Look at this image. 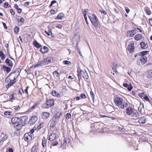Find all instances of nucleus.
Instances as JSON below:
<instances>
[{
    "label": "nucleus",
    "instance_id": "obj_34",
    "mask_svg": "<svg viewBox=\"0 0 152 152\" xmlns=\"http://www.w3.org/2000/svg\"><path fill=\"white\" fill-rule=\"evenodd\" d=\"M38 63L40 64V66H43L46 65V62H45V61L44 60H42L40 61H39Z\"/></svg>",
    "mask_w": 152,
    "mask_h": 152
},
{
    "label": "nucleus",
    "instance_id": "obj_50",
    "mask_svg": "<svg viewBox=\"0 0 152 152\" xmlns=\"http://www.w3.org/2000/svg\"><path fill=\"white\" fill-rule=\"evenodd\" d=\"M12 113V112L6 111H5L4 113V115H10L12 114H11Z\"/></svg>",
    "mask_w": 152,
    "mask_h": 152
},
{
    "label": "nucleus",
    "instance_id": "obj_10",
    "mask_svg": "<svg viewBox=\"0 0 152 152\" xmlns=\"http://www.w3.org/2000/svg\"><path fill=\"white\" fill-rule=\"evenodd\" d=\"M136 30H129L127 32V36L129 37H132L136 34Z\"/></svg>",
    "mask_w": 152,
    "mask_h": 152
},
{
    "label": "nucleus",
    "instance_id": "obj_49",
    "mask_svg": "<svg viewBox=\"0 0 152 152\" xmlns=\"http://www.w3.org/2000/svg\"><path fill=\"white\" fill-rule=\"evenodd\" d=\"M127 48H135L134 46V43L131 42L129 44Z\"/></svg>",
    "mask_w": 152,
    "mask_h": 152
},
{
    "label": "nucleus",
    "instance_id": "obj_44",
    "mask_svg": "<svg viewBox=\"0 0 152 152\" xmlns=\"http://www.w3.org/2000/svg\"><path fill=\"white\" fill-rule=\"evenodd\" d=\"M145 12L148 15H150L151 14V12L148 8H147L145 10Z\"/></svg>",
    "mask_w": 152,
    "mask_h": 152
},
{
    "label": "nucleus",
    "instance_id": "obj_31",
    "mask_svg": "<svg viewBox=\"0 0 152 152\" xmlns=\"http://www.w3.org/2000/svg\"><path fill=\"white\" fill-rule=\"evenodd\" d=\"M18 17H20L19 16H18ZM20 17V20L18 21V23L19 25L21 26L24 22V19L22 17Z\"/></svg>",
    "mask_w": 152,
    "mask_h": 152
},
{
    "label": "nucleus",
    "instance_id": "obj_32",
    "mask_svg": "<svg viewBox=\"0 0 152 152\" xmlns=\"http://www.w3.org/2000/svg\"><path fill=\"white\" fill-rule=\"evenodd\" d=\"M148 78H152V69H149L148 70Z\"/></svg>",
    "mask_w": 152,
    "mask_h": 152
},
{
    "label": "nucleus",
    "instance_id": "obj_46",
    "mask_svg": "<svg viewBox=\"0 0 152 152\" xmlns=\"http://www.w3.org/2000/svg\"><path fill=\"white\" fill-rule=\"evenodd\" d=\"M66 91L67 89L66 88V86L63 87L61 91L64 94H65Z\"/></svg>",
    "mask_w": 152,
    "mask_h": 152
},
{
    "label": "nucleus",
    "instance_id": "obj_59",
    "mask_svg": "<svg viewBox=\"0 0 152 152\" xmlns=\"http://www.w3.org/2000/svg\"><path fill=\"white\" fill-rule=\"evenodd\" d=\"M10 12L11 13V15H15V12L13 9H10Z\"/></svg>",
    "mask_w": 152,
    "mask_h": 152
},
{
    "label": "nucleus",
    "instance_id": "obj_2",
    "mask_svg": "<svg viewBox=\"0 0 152 152\" xmlns=\"http://www.w3.org/2000/svg\"><path fill=\"white\" fill-rule=\"evenodd\" d=\"M88 16L92 23L93 24L95 28H97L100 26L98 18L96 15L90 13H88Z\"/></svg>",
    "mask_w": 152,
    "mask_h": 152
},
{
    "label": "nucleus",
    "instance_id": "obj_39",
    "mask_svg": "<svg viewBox=\"0 0 152 152\" xmlns=\"http://www.w3.org/2000/svg\"><path fill=\"white\" fill-rule=\"evenodd\" d=\"M126 50L129 51L130 53H132L134 52V48H127Z\"/></svg>",
    "mask_w": 152,
    "mask_h": 152
},
{
    "label": "nucleus",
    "instance_id": "obj_28",
    "mask_svg": "<svg viewBox=\"0 0 152 152\" xmlns=\"http://www.w3.org/2000/svg\"><path fill=\"white\" fill-rule=\"evenodd\" d=\"M119 67L118 65L115 63H113L112 66V69L115 73L117 72V68Z\"/></svg>",
    "mask_w": 152,
    "mask_h": 152
},
{
    "label": "nucleus",
    "instance_id": "obj_36",
    "mask_svg": "<svg viewBox=\"0 0 152 152\" xmlns=\"http://www.w3.org/2000/svg\"><path fill=\"white\" fill-rule=\"evenodd\" d=\"M15 93H14L10 95V101L12 102V100H14L15 98Z\"/></svg>",
    "mask_w": 152,
    "mask_h": 152
},
{
    "label": "nucleus",
    "instance_id": "obj_4",
    "mask_svg": "<svg viewBox=\"0 0 152 152\" xmlns=\"http://www.w3.org/2000/svg\"><path fill=\"white\" fill-rule=\"evenodd\" d=\"M77 76L79 81L81 79V77L86 79H87L88 78V76L86 70H82L79 68L77 69Z\"/></svg>",
    "mask_w": 152,
    "mask_h": 152
},
{
    "label": "nucleus",
    "instance_id": "obj_41",
    "mask_svg": "<svg viewBox=\"0 0 152 152\" xmlns=\"http://www.w3.org/2000/svg\"><path fill=\"white\" fill-rule=\"evenodd\" d=\"M20 28L18 26L15 27L14 29V31L15 34H18Z\"/></svg>",
    "mask_w": 152,
    "mask_h": 152
},
{
    "label": "nucleus",
    "instance_id": "obj_6",
    "mask_svg": "<svg viewBox=\"0 0 152 152\" xmlns=\"http://www.w3.org/2000/svg\"><path fill=\"white\" fill-rule=\"evenodd\" d=\"M73 39L75 40L73 43V46L74 48H77L78 43L80 40V36L75 34L73 37Z\"/></svg>",
    "mask_w": 152,
    "mask_h": 152
},
{
    "label": "nucleus",
    "instance_id": "obj_40",
    "mask_svg": "<svg viewBox=\"0 0 152 152\" xmlns=\"http://www.w3.org/2000/svg\"><path fill=\"white\" fill-rule=\"evenodd\" d=\"M5 136L2 137V138L1 140V142H4L6 140H7L8 138V136L6 134H5Z\"/></svg>",
    "mask_w": 152,
    "mask_h": 152
},
{
    "label": "nucleus",
    "instance_id": "obj_42",
    "mask_svg": "<svg viewBox=\"0 0 152 152\" xmlns=\"http://www.w3.org/2000/svg\"><path fill=\"white\" fill-rule=\"evenodd\" d=\"M133 30H136V34L138 32H142V30L139 28L134 27Z\"/></svg>",
    "mask_w": 152,
    "mask_h": 152
},
{
    "label": "nucleus",
    "instance_id": "obj_7",
    "mask_svg": "<svg viewBox=\"0 0 152 152\" xmlns=\"http://www.w3.org/2000/svg\"><path fill=\"white\" fill-rule=\"evenodd\" d=\"M11 122L14 124H18L22 123V120L21 119L20 120V118L17 117H15L11 119Z\"/></svg>",
    "mask_w": 152,
    "mask_h": 152
},
{
    "label": "nucleus",
    "instance_id": "obj_17",
    "mask_svg": "<svg viewBox=\"0 0 152 152\" xmlns=\"http://www.w3.org/2000/svg\"><path fill=\"white\" fill-rule=\"evenodd\" d=\"M123 86L124 87L127 88L129 91H131L133 88V87L131 84L129 85L127 83H124L123 84Z\"/></svg>",
    "mask_w": 152,
    "mask_h": 152
},
{
    "label": "nucleus",
    "instance_id": "obj_61",
    "mask_svg": "<svg viewBox=\"0 0 152 152\" xmlns=\"http://www.w3.org/2000/svg\"><path fill=\"white\" fill-rule=\"evenodd\" d=\"M125 10L126 12L127 13H128L130 11V10H129V8L127 7H125Z\"/></svg>",
    "mask_w": 152,
    "mask_h": 152
},
{
    "label": "nucleus",
    "instance_id": "obj_20",
    "mask_svg": "<svg viewBox=\"0 0 152 152\" xmlns=\"http://www.w3.org/2000/svg\"><path fill=\"white\" fill-rule=\"evenodd\" d=\"M50 116V113L46 112H43L42 113V118L44 119H46L48 118Z\"/></svg>",
    "mask_w": 152,
    "mask_h": 152
},
{
    "label": "nucleus",
    "instance_id": "obj_27",
    "mask_svg": "<svg viewBox=\"0 0 152 152\" xmlns=\"http://www.w3.org/2000/svg\"><path fill=\"white\" fill-rule=\"evenodd\" d=\"M64 14L63 13L61 12L58 14V15L55 18L56 20H62V18L64 16Z\"/></svg>",
    "mask_w": 152,
    "mask_h": 152
},
{
    "label": "nucleus",
    "instance_id": "obj_53",
    "mask_svg": "<svg viewBox=\"0 0 152 152\" xmlns=\"http://www.w3.org/2000/svg\"><path fill=\"white\" fill-rule=\"evenodd\" d=\"M80 96L82 99H84L86 98V96L85 94L83 93H82L80 95Z\"/></svg>",
    "mask_w": 152,
    "mask_h": 152
},
{
    "label": "nucleus",
    "instance_id": "obj_22",
    "mask_svg": "<svg viewBox=\"0 0 152 152\" xmlns=\"http://www.w3.org/2000/svg\"><path fill=\"white\" fill-rule=\"evenodd\" d=\"M33 44L36 48H41L42 47L41 45L36 40H35L33 42Z\"/></svg>",
    "mask_w": 152,
    "mask_h": 152
},
{
    "label": "nucleus",
    "instance_id": "obj_51",
    "mask_svg": "<svg viewBox=\"0 0 152 152\" xmlns=\"http://www.w3.org/2000/svg\"><path fill=\"white\" fill-rule=\"evenodd\" d=\"M63 63L65 65H69L71 64V62L70 61L66 60L64 61Z\"/></svg>",
    "mask_w": 152,
    "mask_h": 152
},
{
    "label": "nucleus",
    "instance_id": "obj_24",
    "mask_svg": "<svg viewBox=\"0 0 152 152\" xmlns=\"http://www.w3.org/2000/svg\"><path fill=\"white\" fill-rule=\"evenodd\" d=\"M2 69L6 71L7 73H9L11 70V68L8 66H7L4 65H3L2 67Z\"/></svg>",
    "mask_w": 152,
    "mask_h": 152
},
{
    "label": "nucleus",
    "instance_id": "obj_1",
    "mask_svg": "<svg viewBox=\"0 0 152 152\" xmlns=\"http://www.w3.org/2000/svg\"><path fill=\"white\" fill-rule=\"evenodd\" d=\"M114 100L116 105L119 109H124L128 106V103L124 102L123 99L121 97L115 96L114 97Z\"/></svg>",
    "mask_w": 152,
    "mask_h": 152
},
{
    "label": "nucleus",
    "instance_id": "obj_29",
    "mask_svg": "<svg viewBox=\"0 0 152 152\" xmlns=\"http://www.w3.org/2000/svg\"><path fill=\"white\" fill-rule=\"evenodd\" d=\"M42 145L43 148L46 146V140L45 137H44L42 142Z\"/></svg>",
    "mask_w": 152,
    "mask_h": 152
},
{
    "label": "nucleus",
    "instance_id": "obj_48",
    "mask_svg": "<svg viewBox=\"0 0 152 152\" xmlns=\"http://www.w3.org/2000/svg\"><path fill=\"white\" fill-rule=\"evenodd\" d=\"M71 117V115L69 113H67L66 115V118L67 119H69Z\"/></svg>",
    "mask_w": 152,
    "mask_h": 152
},
{
    "label": "nucleus",
    "instance_id": "obj_58",
    "mask_svg": "<svg viewBox=\"0 0 152 152\" xmlns=\"http://www.w3.org/2000/svg\"><path fill=\"white\" fill-rule=\"evenodd\" d=\"M67 140H68V139L65 138L64 139L63 145H64L66 146L67 143Z\"/></svg>",
    "mask_w": 152,
    "mask_h": 152
},
{
    "label": "nucleus",
    "instance_id": "obj_56",
    "mask_svg": "<svg viewBox=\"0 0 152 152\" xmlns=\"http://www.w3.org/2000/svg\"><path fill=\"white\" fill-rule=\"evenodd\" d=\"M43 124V123L42 124H40L38 126H37V128L38 129V130H39L42 126V124Z\"/></svg>",
    "mask_w": 152,
    "mask_h": 152
},
{
    "label": "nucleus",
    "instance_id": "obj_43",
    "mask_svg": "<svg viewBox=\"0 0 152 152\" xmlns=\"http://www.w3.org/2000/svg\"><path fill=\"white\" fill-rule=\"evenodd\" d=\"M147 43H145V42H142L140 43L141 48H144L145 47Z\"/></svg>",
    "mask_w": 152,
    "mask_h": 152
},
{
    "label": "nucleus",
    "instance_id": "obj_21",
    "mask_svg": "<svg viewBox=\"0 0 152 152\" xmlns=\"http://www.w3.org/2000/svg\"><path fill=\"white\" fill-rule=\"evenodd\" d=\"M56 134L55 133L51 134L50 135L48 140L50 141H53L54 140L56 137Z\"/></svg>",
    "mask_w": 152,
    "mask_h": 152
},
{
    "label": "nucleus",
    "instance_id": "obj_8",
    "mask_svg": "<svg viewBox=\"0 0 152 152\" xmlns=\"http://www.w3.org/2000/svg\"><path fill=\"white\" fill-rule=\"evenodd\" d=\"M38 117L36 116H32L29 120L28 123L30 125L34 124L37 121Z\"/></svg>",
    "mask_w": 152,
    "mask_h": 152
},
{
    "label": "nucleus",
    "instance_id": "obj_15",
    "mask_svg": "<svg viewBox=\"0 0 152 152\" xmlns=\"http://www.w3.org/2000/svg\"><path fill=\"white\" fill-rule=\"evenodd\" d=\"M24 138L25 140H26L30 141L32 139V135H30L29 133H27L24 134Z\"/></svg>",
    "mask_w": 152,
    "mask_h": 152
},
{
    "label": "nucleus",
    "instance_id": "obj_45",
    "mask_svg": "<svg viewBox=\"0 0 152 152\" xmlns=\"http://www.w3.org/2000/svg\"><path fill=\"white\" fill-rule=\"evenodd\" d=\"M99 122H94V123H91V128H96V127H95V124H99Z\"/></svg>",
    "mask_w": 152,
    "mask_h": 152
},
{
    "label": "nucleus",
    "instance_id": "obj_55",
    "mask_svg": "<svg viewBox=\"0 0 152 152\" xmlns=\"http://www.w3.org/2000/svg\"><path fill=\"white\" fill-rule=\"evenodd\" d=\"M99 116L101 118H110L108 116H106V115H102V114H100Z\"/></svg>",
    "mask_w": 152,
    "mask_h": 152
},
{
    "label": "nucleus",
    "instance_id": "obj_37",
    "mask_svg": "<svg viewBox=\"0 0 152 152\" xmlns=\"http://www.w3.org/2000/svg\"><path fill=\"white\" fill-rule=\"evenodd\" d=\"M53 75L55 78H57L58 77L59 73L56 70L53 73Z\"/></svg>",
    "mask_w": 152,
    "mask_h": 152
},
{
    "label": "nucleus",
    "instance_id": "obj_19",
    "mask_svg": "<svg viewBox=\"0 0 152 152\" xmlns=\"http://www.w3.org/2000/svg\"><path fill=\"white\" fill-rule=\"evenodd\" d=\"M25 125L23 124L22 123L18 124H16L14 126L16 129L17 131L19 130L23 126Z\"/></svg>",
    "mask_w": 152,
    "mask_h": 152
},
{
    "label": "nucleus",
    "instance_id": "obj_35",
    "mask_svg": "<svg viewBox=\"0 0 152 152\" xmlns=\"http://www.w3.org/2000/svg\"><path fill=\"white\" fill-rule=\"evenodd\" d=\"M139 123L141 124H143L145 123V119L144 118H140L139 120Z\"/></svg>",
    "mask_w": 152,
    "mask_h": 152
},
{
    "label": "nucleus",
    "instance_id": "obj_52",
    "mask_svg": "<svg viewBox=\"0 0 152 152\" xmlns=\"http://www.w3.org/2000/svg\"><path fill=\"white\" fill-rule=\"evenodd\" d=\"M56 121L55 120L54 122L53 123H51V124H50V127H52V128H53L56 125V123H55Z\"/></svg>",
    "mask_w": 152,
    "mask_h": 152
},
{
    "label": "nucleus",
    "instance_id": "obj_16",
    "mask_svg": "<svg viewBox=\"0 0 152 152\" xmlns=\"http://www.w3.org/2000/svg\"><path fill=\"white\" fill-rule=\"evenodd\" d=\"M53 58L52 57H48L44 59V60L46 62V65L48 64L49 63H51L52 61H53Z\"/></svg>",
    "mask_w": 152,
    "mask_h": 152
},
{
    "label": "nucleus",
    "instance_id": "obj_47",
    "mask_svg": "<svg viewBox=\"0 0 152 152\" xmlns=\"http://www.w3.org/2000/svg\"><path fill=\"white\" fill-rule=\"evenodd\" d=\"M91 97L92 98L93 102H94V95L93 92L91 91L90 92Z\"/></svg>",
    "mask_w": 152,
    "mask_h": 152
},
{
    "label": "nucleus",
    "instance_id": "obj_14",
    "mask_svg": "<svg viewBox=\"0 0 152 152\" xmlns=\"http://www.w3.org/2000/svg\"><path fill=\"white\" fill-rule=\"evenodd\" d=\"M134 39L135 40L137 41H139L141 40H143V37L141 34H138L134 36Z\"/></svg>",
    "mask_w": 152,
    "mask_h": 152
},
{
    "label": "nucleus",
    "instance_id": "obj_57",
    "mask_svg": "<svg viewBox=\"0 0 152 152\" xmlns=\"http://www.w3.org/2000/svg\"><path fill=\"white\" fill-rule=\"evenodd\" d=\"M31 152H37V151H36V147L35 146H33L32 147Z\"/></svg>",
    "mask_w": 152,
    "mask_h": 152
},
{
    "label": "nucleus",
    "instance_id": "obj_23",
    "mask_svg": "<svg viewBox=\"0 0 152 152\" xmlns=\"http://www.w3.org/2000/svg\"><path fill=\"white\" fill-rule=\"evenodd\" d=\"M106 110L108 112H112L113 111V107L110 105H107L105 107Z\"/></svg>",
    "mask_w": 152,
    "mask_h": 152
},
{
    "label": "nucleus",
    "instance_id": "obj_62",
    "mask_svg": "<svg viewBox=\"0 0 152 152\" xmlns=\"http://www.w3.org/2000/svg\"><path fill=\"white\" fill-rule=\"evenodd\" d=\"M58 144V142L57 141H54L53 142L52 145L53 146L57 145Z\"/></svg>",
    "mask_w": 152,
    "mask_h": 152
},
{
    "label": "nucleus",
    "instance_id": "obj_38",
    "mask_svg": "<svg viewBox=\"0 0 152 152\" xmlns=\"http://www.w3.org/2000/svg\"><path fill=\"white\" fill-rule=\"evenodd\" d=\"M6 58L5 54L2 51H1V58L2 60H4Z\"/></svg>",
    "mask_w": 152,
    "mask_h": 152
},
{
    "label": "nucleus",
    "instance_id": "obj_12",
    "mask_svg": "<svg viewBox=\"0 0 152 152\" xmlns=\"http://www.w3.org/2000/svg\"><path fill=\"white\" fill-rule=\"evenodd\" d=\"M149 52L148 51H144L142 52L136 54L134 56L135 58L138 57L140 56H145L146 55L147 53Z\"/></svg>",
    "mask_w": 152,
    "mask_h": 152
},
{
    "label": "nucleus",
    "instance_id": "obj_54",
    "mask_svg": "<svg viewBox=\"0 0 152 152\" xmlns=\"http://www.w3.org/2000/svg\"><path fill=\"white\" fill-rule=\"evenodd\" d=\"M19 93L20 94L22 95V93H24V92L22 88H20L19 90Z\"/></svg>",
    "mask_w": 152,
    "mask_h": 152
},
{
    "label": "nucleus",
    "instance_id": "obj_13",
    "mask_svg": "<svg viewBox=\"0 0 152 152\" xmlns=\"http://www.w3.org/2000/svg\"><path fill=\"white\" fill-rule=\"evenodd\" d=\"M21 69L20 68H17V69H15V71H14V72H12L6 78V79H5V81L6 82H7V80L10 77V76H11V75L12 74H13L14 73H16V72H18L19 73V74H18V76H17V77H18V76L19 75H20V72L21 71Z\"/></svg>",
    "mask_w": 152,
    "mask_h": 152
},
{
    "label": "nucleus",
    "instance_id": "obj_63",
    "mask_svg": "<svg viewBox=\"0 0 152 152\" xmlns=\"http://www.w3.org/2000/svg\"><path fill=\"white\" fill-rule=\"evenodd\" d=\"M9 4L7 2H6L4 4V7L6 8H7L8 7Z\"/></svg>",
    "mask_w": 152,
    "mask_h": 152
},
{
    "label": "nucleus",
    "instance_id": "obj_18",
    "mask_svg": "<svg viewBox=\"0 0 152 152\" xmlns=\"http://www.w3.org/2000/svg\"><path fill=\"white\" fill-rule=\"evenodd\" d=\"M28 118L27 116H21L20 118V120L21 121V119L22 120V123L23 124V122L24 124L25 125L26 124V122L27 121V120Z\"/></svg>",
    "mask_w": 152,
    "mask_h": 152
},
{
    "label": "nucleus",
    "instance_id": "obj_5",
    "mask_svg": "<svg viewBox=\"0 0 152 152\" xmlns=\"http://www.w3.org/2000/svg\"><path fill=\"white\" fill-rule=\"evenodd\" d=\"M46 104L49 107H53L54 105V100L53 99L46 98Z\"/></svg>",
    "mask_w": 152,
    "mask_h": 152
},
{
    "label": "nucleus",
    "instance_id": "obj_3",
    "mask_svg": "<svg viewBox=\"0 0 152 152\" xmlns=\"http://www.w3.org/2000/svg\"><path fill=\"white\" fill-rule=\"evenodd\" d=\"M126 113L129 115H131L132 118L133 119H136L140 116L139 113L137 111L135 112L131 107H128L126 108Z\"/></svg>",
    "mask_w": 152,
    "mask_h": 152
},
{
    "label": "nucleus",
    "instance_id": "obj_30",
    "mask_svg": "<svg viewBox=\"0 0 152 152\" xmlns=\"http://www.w3.org/2000/svg\"><path fill=\"white\" fill-rule=\"evenodd\" d=\"M61 115V113H58L56 112V113H55V115L54 116L55 120H58L60 117V115Z\"/></svg>",
    "mask_w": 152,
    "mask_h": 152
},
{
    "label": "nucleus",
    "instance_id": "obj_9",
    "mask_svg": "<svg viewBox=\"0 0 152 152\" xmlns=\"http://www.w3.org/2000/svg\"><path fill=\"white\" fill-rule=\"evenodd\" d=\"M17 77H18L14 76V79L13 80H12L10 79V78H9L10 81H11V82L7 85L6 87V88L8 89L14 84L17 81L16 79Z\"/></svg>",
    "mask_w": 152,
    "mask_h": 152
},
{
    "label": "nucleus",
    "instance_id": "obj_64",
    "mask_svg": "<svg viewBox=\"0 0 152 152\" xmlns=\"http://www.w3.org/2000/svg\"><path fill=\"white\" fill-rule=\"evenodd\" d=\"M7 152H13V150L12 148H9L7 150Z\"/></svg>",
    "mask_w": 152,
    "mask_h": 152
},
{
    "label": "nucleus",
    "instance_id": "obj_26",
    "mask_svg": "<svg viewBox=\"0 0 152 152\" xmlns=\"http://www.w3.org/2000/svg\"><path fill=\"white\" fill-rule=\"evenodd\" d=\"M52 94L53 96L58 97H60L61 96L60 94L57 93L56 91H53L52 92Z\"/></svg>",
    "mask_w": 152,
    "mask_h": 152
},
{
    "label": "nucleus",
    "instance_id": "obj_11",
    "mask_svg": "<svg viewBox=\"0 0 152 152\" xmlns=\"http://www.w3.org/2000/svg\"><path fill=\"white\" fill-rule=\"evenodd\" d=\"M138 58L139 61L141 62V64L139 65H143L147 61V58L146 56H140Z\"/></svg>",
    "mask_w": 152,
    "mask_h": 152
},
{
    "label": "nucleus",
    "instance_id": "obj_33",
    "mask_svg": "<svg viewBox=\"0 0 152 152\" xmlns=\"http://www.w3.org/2000/svg\"><path fill=\"white\" fill-rule=\"evenodd\" d=\"M48 50V48H40V51L42 53L47 52Z\"/></svg>",
    "mask_w": 152,
    "mask_h": 152
},
{
    "label": "nucleus",
    "instance_id": "obj_60",
    "mask_svg": "<svg viewBox=\"0 0 152 152\" xmlns=\"http://www.w3.org/2000/svg\"><path fill=\"white\" fill-rule=\"evenodd\" d=\"M143 99L147 101H148V100L149 101V98L148 97V96L146 95H145V96H144Z\"/></svg>",
    "mask_w": 152,
    "mask_h": 152
},
{
    "label": "nucleus",
    "instance_id": "obj_25",
    "mask_svg": "<svg viewBox=\"0 0 152 152\" xmlns=\"http://www.w3.org/2000/svg\"><path fill=\"white\" fill-rule=\"evenodd\" d=\"M5 63L10 67L12 66L13 65L12 61L8 58H7L5 60Z\"/></svg>",
    "mask_w": 152,
    "mask_h": 152
}]
</instances>
